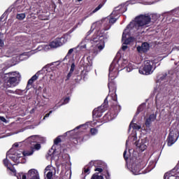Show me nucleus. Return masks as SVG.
<instances>
[{
    "mask_svg": "<svg viewBox=\"0 0 179 179\" xmlns=\"http://www.w3.org/2000/svg\"><path fill=\"white\" fill-rule=\"evenodd\" d=\"M104 6V3H100L92 12L90 13V15H93V13H96V12H99L100 9H101Z\"/></svg>",
    "mask_w": 179,
    "mask_h": 179,
    "instance_id": "obj_22",
    "label": "nucleus"
},
{
    "mask_svg": "<svg viewBox=\"0 0 179 179\" xmlns=\"http://www.w3.org/2000/svg\"><path fill=\"white\" fill-rule=\"evenodd\" d=\"M3 17H3V15H2L1 16V17H0V21L2 20V19H3Z\"/></svg>",
    "mask_w": 179,
    "mask_h": 179,
    "instance_id": "obj_55",
    "label": "nucleus"
},
{
    "mask_svg": "<svg viewBox=\"0 0 179 179\" xmlns=\"http://www.w3.org/2000/svg\"><path fill=\"white\" fill-rule=\"evenodd\" d=\"M136 146L139 149V150H141V152L146 150V148H148L145 143H143L142 141H136Z\"/></svg>",
    "mask_w": 179,
    "mask_h": 179,
    "instance_id": "obj_18",
    "label": "nucleus"
},
{
    "mask_svg": "<svg viewBox=\"0 0 179 179\" xmlns=\"http://www.w3.org/2000/svg\"><path fill=\"white\" fill-rule=\"evenodd\" d=\"M34 148L36 150H40V149H41V144H36L34 146Z\"/></svg>",
    "mask_w": 179,
    "mask_h": 179,
    "instance_id": "obj_34",
    "label": "nucleus"
},
{
    "mask_svg": "<svg viewBox=\"0 0 179 179\" xmlns=\"http://www.w3.org/2000/svg\"><path fill=\"white\" fill-rule=\"evenodd\" d=\"M152 21V18L149 15H141L135 18L136 24L138 27H143V26H148Z\"/></svg>",
    "mask_w": 179,
    "mask_h": 179,
    "instance_id": "obj_8",
    "label": "nucleus"
},
{
    "mask_svg": "<svg viewBox=\"0 0 179 179\" xmlns=\"http://www.w3.org/2000/svg\"><path fill=\"white\" fill-rule=\"evenodd\" d=\"M127 48H128V46H127V45H122V50L123 51H125V50H127Z\"/></svg>",
    "mask_w": 179,
    "mask_h": 179,
    "instance_id": "obj_49",
    "label": "nucleus"
},
{
    "mask_svg": "<svg viewBox=\"0 0 179 179\" xmlns=\"http://www.w3.org/2000/svg\"><path fill=\"white\" fill-rule=\"evenodd\" d=\"M73 143H75V145H77V143H78V138H73Z\"/></svg>",
    "mask_w": 179,
    "mask_h": 179,
    "instance_id": "obj_47",
    "label": "nucleus"
},
{
    "mask_svg": "<svg viewBox=\"0 0 179 179\" xmlns=\"http://www.w3.org/2000/svg\"><path fill=\"white\" fill-rule=\"evenodd\" d=\"M38 79V76L37 74L34 75L27 82V90H30L33 86V83H34L35 80H37Z\"/></svg>",
    "mask_w": 179,
    "mask_h": 179,
    "instance_id": "obj_15",
    "label": "nucleus"
},
{
    "mask_svg": "<svg viewBox=\"0 0 179 179\" xmlns=\"http://www.w3.org/2000/svg\"><path fill=\"white\" fill-rule=\"evenodd\" d=\"M150 48V45L148 42H144L142 43L141 46L137 47L138 52L142 54V52H148Z\"/></svg>",
    "mask_w": 179,
    "mask_h": 179,
    "instance_id": "obj_12",
    "label": "nucleus"
},
{
    "mask_svg": "<svg viewBox=\"0 0 179 179\" xmlns=\"http://www.w3.org/2000/svg\"><path fill=\"white\" fill-rule=\"evenodd\" d=\"M134 68L132 67V64H129L127 66H126V71L127 72H131Z\"/></svg>",
    "mask_w": 179,
    "mask_h": 179,
    "instance_id": "obj_31",
    "label": "nucleus"
},
{
    "mask_svg": "<svg viewBox=\"0 0 179 179\" xmlns=\"http://www.w3.org/2000/svg\"><path fill=\"white\" fill-rule=\"evenodd\" d=\"M4 78H7V87H15L19 85L20 80L16 72L6 73Z\"/></svg>",
    "mask_w": 179,
    "mask_h": 179,
    "instance_id": "obj_4",
    "label": "nucleus"
},
{
    "mask_svg": "<svg viewBox=\"0 0 179 179\" xmlns=\"http://www.w3.org/2000/svg\"><path fill=\"white\" fill-rule=\"evenodd\" d=\"M94 171H99V173H103V169L101 167H98L94 169Z\"/></svg>",
    "mask_w": 179,
    "mask_h": 179,
    "instance_id": "obj_41",
    "label": "nucleus"
},
{
    "mask_svg": "<svg viewBox=\"0 0 179 179\" xmlns=\"http://www.w3.org/2000/svg\"><path fill=\"white\" fill-rule=\"evenodd\" d=\"M6 94H9V93L12 94H15V91H13L12 90H6Z\"/></svg>",
    "mask_w": 179,
    "mask_h": 179,
    "instance_id": "obj_36",
    "label": "nucleus"
},
{
    "mask_svg": "<svg viewBox=\"0 0 179 179\" xmlns=\"http://www.w3.org/2000/svg\"><path fill=\"white\" fill-rule=\"evenodd\" d=\"M110 27H111V25H110L109 24H108L106 25L105 24L104 25V30L105 31L110 30Z\"/></svg>",
    "mask_w": 179,
    "mask_h": 179,
    "instance_id": "obj_37",
    "label": "nucleus"
},
{
    "mask_svg": "<svg viewBox=\"0 0 179 179\" xmlns=\"http://www.w3.org/2000/svg\"><path fill=\"white\" fill-rule=\"evenodd\" d=\"M124 38H127V35H125V32H123V34H122V40H124Z\"/></svg>",
    "mask_w": 179,
    "mask_h": 179,
    "instance_id": "obj_51",
    "label": "nucleus"
},
{
    "mask_svg": "<svg viewBox=\"0 0 179 179\" xmlns=\"http://www.w3.org/2000/svg\"><path fill=\"white\" fill-rule=\"evenodd\" d=\"M176 127L177 126L173 125L170 129V132L166 140L168 146H172V145H174L177 142V139H178V130Z\"/></svg>",
    "mask_w": 179,
    "mask_h": 179,
    "instance_id": "obj_5",
    "label": "nucleus"
},
{
    "mask_svg": "<svg viewBox=\"0 0 179 179\" xmlns=\"http://www.w3.org/2000/svg\"><path fill=\"white\" fill-rule=\"evenodd\" d=\"M73 79V83L76 84V83H80V80H82V75H77L74 76Z\"/></svg>",
    "mask_w": 179,
    "mask_h": 179,
    "instance_id": "obj_19",
    "label": "nucleus"
},
{
    "mask_svg": "<svg viewBox=\"0 0 179 179\" xmlns=\"http://www.w3.org/2000/svg\"><path fill=\"white\" fill-rule=\"evenodd\" d=\"M128 27H129V25H127V29H128Z\"/></svg>",
    "mask_w": 179,
    "mask_h": 179,
    "instance_id": "obj_61",
    "label": "nucleus"
},
{
    "mask_svg": "<svg viewBox=\"0 0 179 179\" xmlns=\"http://www.w3.org/2000/svg\"><path fill=\"white\" fill-rule=\"evenodd\" d=\"M5 45V43H3V41L0 38V47H3Z\"/></svg>",
    "mask_w": 179,
    "mask_h": 179,
    "instance_id": "obj_45",
    "label": "nucleus"
},
{
    "mask_svg": "<svg viewBox=\"0 0 179 179\" xmlns=\"http://www.w3.org/2000/svg\"><path fill=\"white\" fill-rule=\"evenodd\" d=\"M85 136H87V138H89V134H87Z\"/></svg>",
    "mask_w": 179,
    "mask_h": 179,
    "instance_id": "obj_59",
    "label": "nucleus"
},
{
    "mask_svg": "<svg viewBox=\"0 0 179 179\" xmlns=\"http://www.w3.org/2000/svg\"><path fill=\"white\" fill-rule=\"evenodd\" d=\"M40 5L38 4H36L35 6L34 7H30V10L31 12V16H33V15H40Z\"/></svg>",
    "mask_w": 179,
    "mask_h": 179,
    "instance_id": "obj_17",
    "label": "nucleus"
},
{
    "mask_svg": "<svg viewBox=\"0 0 179 179\" xmlns=\"http://www.w3.org/2000/svg\"><path fill=\"white\" fill-rule=\"evenodd\" d=\"M132 124V123H131L129 126V129H131V125Z\"/></svg>",
    "mask_w": 179,
    "mask_h": 179,
    "instance_id": "obj_57",
    "label": "nucleus"
},
{
    "mask_svg": "<svg viewBox=\"0 0 179 179\" xmlns=\"http://www.w3.org/2000/svg\"><path fill=\"white\" fill-rule=\"evenodd\" d=\"M108 87L111 97V100L109 101H112L113 104H118V101L117 100V85L113 81L108 83Z\"/></svg>",
    "mask_w": 179,
    "mask_h": 179,
    "instance_id": "obj_9",
    "label": "nucleus"
},
{
    "mask_svg": "<svg viewBox=\"0 0 179 179\" xmlns=\"http://www.w3.org/2000/svg\"><path fill=\"white\" fill-rule=\"evenodd\" d=\"M52 113V110H50V111L49 112V113H47V114L45 115L44 118L48 117H50V114H51Z\"/></svg>",
    "mask_w": 179,
    "mask_h": 179,
    "instance_id": "obj_50",
    "label": "nucleus"
},
{
    "mask_svg": "<svg viewBox=\"0 0 179 179\" xmlns=\"http://www.w3.org/2000/svg\"><path fill=\"white\" fill-rule=\"evenodd\" d=\"M152 17L153 20H155V22H156V20H157V15H156V14H153L152 15Z\"/></svg>",
    "mask_w": 179,
    "mask_h": 179,
    "instance_id": "obj_42",
    "label": "nucleus"
},
{
    "mask_svg": "<svg viewBox=\"0 0 179 179\" xmlns=\"http://www.w3.org/2000/svg\"><path fill=\"white\" fill-rule=\"evenodd\" d=\"M166 76H167V74H164L162 76L160 77V80H164V79H166Z\"/></svg>",
    "mask_w": 179,
    "mask_h": 179,
    "instance_id": "obj_43",
    "label": "nucleus"
},
{
    "mask_svg": "<svg viewBox=\"0 0 179 179\" xmlns=\"http://www.w3.org/2000/svg\"><path fill=\"white\" fill-rule=\"evenodd\" d=\"M85 179V178H84Z\"/></svg>",
    "mask_w": 179,
    "mask_h": 179,
    "instance_id": "obj_64",
    "label": "nucleus"
},
{
    "mask_svg": "<svg viewBox=\"0 0 179 179\" xmlns=\"http://www.w3.org/2000/svg\"><path fill=\"white\" fill-rule=\"evenodd\" d=\"M92 34V31H89L88 32H87V36H89L90 34Z\"/></svg>",
    "mask_w": 179,
    "mask_h": 179,
    "instance_id": "obj_56",
    "label": "nucleus"
},
{
    "mask_svg": "<svg viewBox=\"0 0 179 179\" xmlns=\"http://www.w3.org/2000/svg\"><path fill=\"white\" fill-rule=\"evenodd\" d=\"M135 38L134 37H129L124 40V44L128 45V44H131V43H134Z\"/></svg>",
    "mask_w": 179,
    "mask_h": 179,
    "instance_id": "obj_23",
    "label": "nucleus"
},
{
    "mask_svg": "<svg viewBox=\"0 0 179 179\" xmlns=\"http://www.w3.org/2000/svg\"><path fill=\"white\" fill-rule=\"evenodd\" d=\"M107 108H108V100L106 98L102 105L98 108L94 109L92 111L93 118H100V117L103 115V113H104Z\"/></svg>",
    "mask_w": 179,
    "mask_h": 179,
    "instance_id": "obj_7",
    "label": "nucleus"
},
{
    "mask_svg": "<svg viewBox=\"0 0 179 179\" xmlns=\"http://www.w3.org/2000/svg\"><path fill=\"white\" fill-rule=\"evenodd\" d=\"M16 17L18 20H23V19L26 17V14L25 13L17 14Z\"/></svg>",
    "mask_w": 179,
    "mask_h": 179,
    "instance_id": "obj_24",
    "label": "nucleus"
},
{
    "mask_svg": "<svg viewBox=\"0 0 179 179\" xmlns=\"http://www.w3.org/2000/svg\"><path fill=\"white\" fill-rule=\"evenodd\" d=\"M72 52H73V49L71 48L69 50L68 53H67V55H71V54H72Z\"/></svg>",
    "mask_w": 179,
    "mask_h": 179,
    "instance_id": "obj_48",
    "label": "nucleus"
},
{
    "mask_svg": "<svg viewBox=\"0 0 179 179\" xmlns=\"http://www.w3.org/2000/svg\"><path fill=\"white\" fill-rule=\"evenodd\" d=\"M141 126H139V125H138V124H134L133 129H137V130H139V129H141Z\"/></svg>",
    "mask_w": 179,
    "mask_h": 179,
    "instance_id": "obj_39",
    "label": "nucleus"
},
{
    "mask_svg": "<svg viewBox=\"0 0 179 179\" xmlns=\"http://www.w3.org/2000/svg\"><path fill=\"white\" fill-rule=\"evenodd\" d=\"M34 153V149L31 148V151H25L23 152V156H31Z\"/></svg>",
    "mask_w": 179,
    "mask_h": 179,
    "instance_id": "obj_25",
    "label": "nucleus"
},
{
    "mask_svg": "<svg viewBox=\"0 0 179 179\" xmlns=\"http://www.w3.org/2000/svg\"><path fill=\"white\" fill-rule=\"evenodd\" d=\"M124 12H127V6L125 5H120L117 7L115 8V10L112 12L110 19L108 21L109 24H114L117 22V18L115 16L118 15V13H124Z\"/></svg>",
    "mask_w": 179,
    "mask_h": 179,
    "instance_id": "obj_6",
    "label": "nucleus"
},
{
    "mask_svg": "<svg viewBox=\"0 0 179 179\" xmlns=\"http://www.w3.org/2000/svg\"><path fill=\"white\" fill-rule=\"evenodd\" d=\"M111 71V69H109V72Z\"/></svg>",
    "mask_w": 179,
    "mask_h": 179,
    "instance_id": "obj_62",
    "label": "nucleus"
},
{
    "mask_svg": "<svg viewBox=\"0 0 179 179\" xmlns=\"http://www.w3.org/2000/svg\"><path fill=\"white\" fill-rule=\"evenodd\" d=\"M105 40H107V34L104 30L98 31L93 35L91 39L92 44L96 45L92 50L93 54L97 55V54L104 49V47H106Z\"/></svg>",
    "mask_w": 179,
    "mask_h": 179,
    "instance_id": "obj_1",
    "label": "nucleus"
},
{
    "mask_svg": "<svg viewBox=\"0 0 179 179\" xmlns=\"http://www.w3.org/2000/svg\"><path fill=\"white\" fill-rule=\"evenodd\" d=\"M164 179H177V177L171 175V173H166L164 176Z\"/></svg>",
    "mask_w": 179,
    "mask_h": 179,
    "instance_id": "obj_20",
    "label": "nucleus"
},
{
    "mask_svg": "<svg viewBox=\"0 0 179 179\" xmlns=\"http://www.w3.org/2000/svg\"><path fill=\"white\" fill-rule=\"evenodd\" d=\"M75 63H72L71 65V69H70V71L69 72H71L73 73V71H75Z\"/></svg>",
    "mask_w": 179,
    "mask_h": 179,
    "instance_id": "obj_35",
    "label": "nucleus"
},
{
    "mask_svg": "<svg viewBox=\"0 0 179 179\" xmlns=\"http://www.w3.org/2000/svg\"><path fill=\"white\" fill-rule=\"evenodd\" d=\"M64 40L65 38H56L54 41L50 43V47L51 48H58V47H61V45H64Z\"/></svg>",
    "mask_w": 179,
    "mask_h": 179,
    "instance_id": "obj_10",
    "label": "nucleus"
},
{
    "mask_svg": "<svg viewBox=\"0 0 179 179\" xmlns=\"http://www.w3.org/2000/svg\"><path fill=\"white\" fill-rule=\"evenodd\" d=\"M15 177H17V179H27V176L23 173H17Z\"/></svg>",
    "mask_w": 179,
    "mask_h": 179,
    "instance_id": "obj_21",
    "label": "nucleus"
},
{
    "mask_svg": "<svg viewBox=\"0 0 179 179\" xmlns=\"http://www.w3.org/2000/svg\"><path fill=\"white\" fill-rule=\"evenodd\" d=\"M109 106H110V110L103 117V122L113 121V120L118 115V113L121 111V106L118 105V103H114L113 101H109Z\"/></svg>",
    "mask_w": 179,
    "mask_h": 179,
    "instance_id": "obj_2",
    "label": "nucleus"
},
{
    "mask_svg": "<svg viewBox=\"0 0 179 179\" xmlns=\"http://www.w3.org/2000/svg\"><path fill=\"white\" fill-rule=\"evenodd\" d=\"M78 2H80V1H82V0H77Z\"/></svg>",
    "mask_w": 179,
    "mask_h": 179,
    "instance_id": "obj_60",
    "label": "nucleus"
},
{
    "mask_svg": "<svg viewBox=\"0 0 179 179\" xmlns=\"http://www.w3.org/2000/svg\"><path fill=\"white\" fill-rule=\"evenodd\" d=\"M7 169H8V170H10V171H11L12 173H13V174H14L15 176H16V175L17 174V173H16V169H15V167H12V168H10V167H7Z\"/></svg>",
    "mask_w": 179,
    "mask_h": 179,
    "instance_id": "obj_30",
    "label": "nucleus"
},
{
    "mask_svg": "<svg viewBox=\"0 0 179 179\" xmlns=\"http://www.w3.org/2000/svg\"><path fill=\"white\" fill-rule=\"evenodd\" d=\"M46 179H52V171H49L46 175Z\"/></svg>",
    "mask_w": 179,
    "mask_h": 179,
    "instance_id": "obj_33",
    "label": "nucleus"
},
{
    "mask_svg": "<svg viewBox=\"0 0 179 179\" xmlns=\"http://www.w3.org/2000/svg\"><path fill=\"white\" fill-rule=\"evenodd\" d=\"M3 163L4 166H5V167H7V168L9 167L8 166H9V161L8 160L7 158L3 159Z\"/></svg>",
    "mask_w": 179,
    "mask_h": 179,
    "instance_id": "obj_32",
    "label": "nucleus"
},
{
    "mask_svg": "<svg viewBox=\"0 0 179 179\" xmlns=\"http://www.w3.org/2000/svg\"><path fill=\"white\" fill-rule=\"evenodd\" d=\"M103 176L106 179H110V173L108 171H106L102 173V176H99V173H95L92 175L91 179H104Z\"/></svg>",
    "mask_w": 179,
    "mask_h": 179,
    "instance_id": "obj_13",
    "label": "nucleus"
},
{
    "mask_svg": "<svg viewBox=\"0 0 179 179\" xmlns=\"http://www.w3.org/2000/svg\"><path fill=\"white\" fill-rule=\"evenodd\" d=\"M87 17H89V16L85 17L83 19V20H86V19H87Z\"/></svg>",
    "mask_w": 179,
    "mask_h": 179,
    "instance_id": "obj_54",
    "label": "nucleus"
},
{
    "mask_svg": "<svg viewBox=\"0 0 179 179\" xmlns=\"http://www.w3.org/2000/svg\"><path fill=\"white\" fill-rule=\"evenodd\" d=\"M0 120L3 122H6V119L3 116H0Z\"/></svg>",
    "mask_w": 179,
    "mask_h": 179,
    "instance_id": "obj_44",
    "label": "nucleus"
},
{
    "mask_svg": "<svg viewBox=\"0 0 179 179\" xmlns=\"http://www.w3.org/2000/svg\"><path fill=\"white\" fill-rule=\"evenodd\" d=\"M123 157H124V160L127 162V160H128V156H127V150H125L124 151Z\"/></svg>",
    "mask_w": 179,
    "mask_h": 179,
    "instance_id": "obj_38",
    "label": "nucleus"
},
{
    "mask_svg": "<svg viewBox=\"0 0 179 179\" xmlns=\"http://www.w3.org/2000/svg\"><path fill=\"white\" fill-rule=\"evenodd\" d=\"M14 94H22V91L20 90H16L15 91H14Z\"/></svg>",
    "mask_w": 179,
    "mask_h": 179,
    "instance_id": "obj_40",
    "label": "nucleus"
},
{
    "mask_svg": "<svg viewBox=\"0 0 179 179\" xmlns=\"http://www.w3.org/2000/svg\"><path fill=\"white\" fill-rule=\"evenodd\" d=\"M141 111H143V105L139 106L138 107L136 115H138L139 113H141Z\"/></svg>",
    "mask_w": 179,
    "mask_h": 179,
    "instance_id": "obj_28",
    "label": "nucleus"
},
{
    "mask_svg": "<svg viewBox=\"0 0 179 179\" xmlns=\"http://www.w3.org/2000/svg\"><path fill=\"white\" fill-rule=\"evenodd\" d=\"M99 163H100V162L99 161H91L87 166H85L83 171L85 173V174H90V167H92V166H95L96 167V164H99Z\"/></svg>",
    "mask_w": 179,
    "mask_h": 179,
    "instance_id": "obj_14",
    "label": "nucleus"
},
{
    "mask_svg": "<svg viewBox=\"0 0 179 179\" xmlns=\"http://www.w3.org/2000/svg\"><path fill=\"white\" fill-rule=\"evenodd\" d=\"M14 146H15V148H19V144H17V143H15L14 144Z\"/></svg>",
    "mask_w": 179,
    "mask_h": 179,
    "instance_id": "obj_53",
    "label": "nucleus"
},
{
    "mask_svg": "<svg viewBox=\"0 0 179 179\" xmlns=\"http://www.w3.org/2000/svg\"><path fill=\"white\" fill-rule=\"evenodd\" d=\"M62 142V140H61V138L59 136H57L55 140H54V145H58Z\"/></svg>",
    "mask_w": 179,
    "mask_h": 179,
    "instance_id": "obj_27",
    "label": "nucleus"
},
{
    "mask_svg": "<svg viewBox=\"0 0 179 179\" xmlns=\"http://www.w3.org/2000/svg\"><path fill=\"white\" fill-rule=\"evenodd\" d=\"M153 65H155V61L153 60H146L144 62V64L141 66L138 72L141 75H151L153 73Z\"/></svg>",
    "mask_w": 179,
    "mask_h": 179,
    "instance_id": "obj_3",
    "label": "nucleus"
},
{
    "mask_svg": "<svg viewBox=\"0 0 179 179\" xmlns=\"http://www.w3.org/2000/svg\"><path fill=\"white\" fill-rule=\"evenodd\" d=\"M99 132V130L96 128H91L90 129V134L92 135V136H94V135H97Z\"/></svg>",
    "mask_w": 179,
    "mask_h": 179,
    "instance_id": "obj_26",
    "label": "nucleus"
},
{
    "mask_svg": "<svg viewBox=\"0 0 179 179\" xmlns=\"http://www.w3.org/2000/svg\"><path fill=\"white\" fill-rule=\"evenodd\" d=\"M73 73L69 71L67 74V76H66V78H65V82H68V80H69L71 79V78H72V74Z\"/></svg>",
    "mask_w": 179,
    "mask_h": 179,
    "instance_id": "obj_29",
    "label": "nucleus"
},
{
    "mask_svg": "<svg viewBox=\"0 0 179 179\" xmlns=\"http://www.w3.org/2000/svg\"><path fill=\"white\" fill-rule=\"evenodd\" d=\"M87 59H90V56L87 57Z\"/></svg>",
    "mask_w": 179,
    "mask_h": 179,
    "instance_id": "obj_58",
    "label": "nucleus"
},
{
    "mask_svg": "<svg viewBox=\"0 0 179 179\" xmlns=\"http://www.w3.org/2000/svg\"><path fill=\"white\" fill-rule=\"evenodd\" d=\"M156 120V115L155 114H151L150 115L149 117L146 119L145 125L147 127V128H150V124L153 121Z\"/></svg>",
    "mask_w": 179,
    "mask_h": 179,
    "instance_id": "obj_16",
    "label": "nucleus"
},
{
    "mask_svg": "<svg viewBox=\"0 0 179 179\" xmlns=\"http://www.w3.org/2000/svg\"><path fill=\"white\" fill-rule=\"evenodd\" d=\"M85 139V137H83V140Z\"/></svg>",
    "mask_w": 179,
    "mask_h": 179,
    "instance_id": "obj_63",
    "label": "nucleus"
},
{
    "mask_svg": "<svg viewBox=\"0 0 179 179\" xmlns=\"http://www.w3.org/2000/svg\"><path fill=\"white\" fill-rule=\"evenodd\" d=\"M82 127H83V125L78 126L77 127H76V129H74V131H76V129H80V128H82Z\"/></svg>",
    "mask_w": 179,
    "mask_h": 179,
    "instance_id": "obj_52",
    "label": "nucleus"
},
{
    "mask_svg": "<svg viewBox=\"0 0 179 179\" xmlns=\"http://www.w3.org/2000/svg\"><path fill=\"white\" fill-rule=\"evenodd\" d=\"M23 152H20L14 155H11V156L9 157V158L14 162V163H17L19 164L20 163H23V160H24V158L22 157V155Z\"/></svg>",
    "mask_w": 179,
    "mask_h": 179,
    "instance_id": "obj_11",
    "label": "nucleus"
},
{
    "mask_svg": "<svg viewBox=\"0 0 179 179\" xmlns=\"http://www.w3.org/2000/svg\"><path fill=\"white\" fill-rule=\"evenodd\" d=\"M65 104H66L67 103H69V97H66L64 100Z\"/></svg>",
    "mask_w": 179,
    "mask_h": 179,
    "instance_id": "obj_46",
    "label": "nucleus"
}]
</instances>
